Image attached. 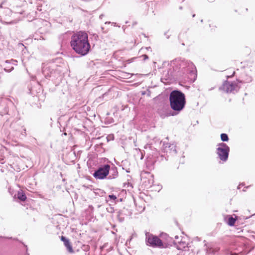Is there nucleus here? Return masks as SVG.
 I'll return each mask as SVG.
<instances>
[{"instance_id": "10", "label": "nucleus", "mask_w": 255, "mask_h": 255, "mask_svg": "<svg viewBox=\"0 0 255 255\" xmlns=\"http://www.w3.org/2000/svg\"><path fill=\"white\" fill-rule=\"evenodd\" d=\"M221 138L222 141H227L229 140L228 136L226 133H222L221 135Z\"/></svg>"}, {"instance_id": "8", "label": "nucleus", "mask_w": 255, "mask_h": 255, "mask_svg": "<svg viewBox=\"0 0 255 255\" xmlns=\"http://www.w3.org/2000/svg\"><path fill=\"white\" fill-rule=\"evenodd\" d=\"M226 219L227 220V223L228 225L230 226H233L235 224V223L237 220V217L236 216L235 218H233V217L228 215L226 217Z\"/></svg>"}, {"instance_id": "6", "label": "nucleus", "mask_w": 255, "mask_h": 255, "mask_svg": "<svg viewBox=\"0 0 255 255\" xmlns=\"http://www.w3.org/2000/svg\"><path fill=\"white\" fill-rule=\"evenodd\" d=\"M60 239L63 242L64 245L66 248L68 252L70 253H73L74 252L69 240L66 239L65 237L62 236L61 237Z\"/></svg>"}, {"instance_id": "3", "label": "nucleus", "mask_w": 255, "mask_h": 255, "mask_svg": "<svg viewBox=\"0 0 255 255\" xmlns=\"http://www.w3.org/2000/svg\"><path fill=\"white\" fill-rule=\"evenodd\" d=\"M146 243L147 245L153 248H164L166 247L159 238L149 233L146 234Z\"/></svg>"}, {"instance_id": "11", "label": "nucleus", "mask_w": 255, "mask_h": 255, "mask_svg": "<svg viewBox=\"0 0 255 255\" xmlns=\"http://www.w3.org/2000/svg\"><path fill=\"white\" fill-rule=\"evenodd\" d=\"M109 198L111 199L115 200L117 199V197L115 195H109Z\"/></svg>"}, {"instance_id": "7", "label": "nucleus", "mask_w": 255, "mask_h": 255, "mask_svg": "<svg viewBox=\"0 0 255 255\" xmlns=\"http://www.w3.org/2000/svg\"><path fill=\"white\" fill-rule=\"evenodd\" d=\"M164 149L166 152H176V145L174 144L167 143L164 144Z\"/></svg>"}, {"instance_id": "4", "label": "nucleus", "mask_w": 255, "mask_h": 255, "mask_svg": "<svg viewBox=\"0 0 255 255\" xmlns=\"http://www.w3.org/2000/svg\"><path fill=\"white\" fill-rule=\"evenodd\" d=\"M110 165L106 164L103 167H100L94 174V177L98 179H104L106 178L109 173Z\"/></svg>"}, {"instance_id": "9", "label": "nucleus", "mask_w": 255, "mask_h": 255, "mask_svg": "<svg viewBox=\"0 0 255 255\" xmlns=\"http://www.w3.org/2000/svg\"><path fill=\"white\" fill-rule=\"evenodd\" d=\"M17 198L21 201H24L26 199V196L25 194L22 192H18L17 193Z\"/></svg>"}, {"instance_id": "5", "label": "nucleus", "mask_w": 255, "mask_h": 255, "mask_svg": "<svg viewBox=\"0 0 255 255\" xmlns=\"http://www.w3.org/2000/svg\"><path fill=\"white\" fill-rule=\"evenodd\" d=\"M220 146L217 148V154L221 160L225 161L228 159L230 148L225 143H222Z\"/></svg>"}, {"instance_id": "2", "label": "nucleus", "mask_w": 255, "mask_h": 255, "mask_svg": "<svg viewBox=\"0 0 255 255\" xmlns=\"http://www.w3.org/2000/svg\"><path fill=\"white\" fill-rule=\"evenodd\" d=\"M170 101L171 108L173 110L180 111L185 105V96L180 92L174 91L170 94Z\"/></svg>"}, {"instance_id": "1", "label": "nucleus", "mask_w": 255, "mask_h": 255, "mask_svg": "<svg viewBox=\"0 0 255 255\" xmlns=\"http://www.w3.org/2000/svg\"><path fill=\"white\" fill-rule=\"evenodd\" d=\"M71 45L76 53L81 55H86L90 48L88 34L83 32L75 34L72 36Z\"/></svg>"}]
</instances>
